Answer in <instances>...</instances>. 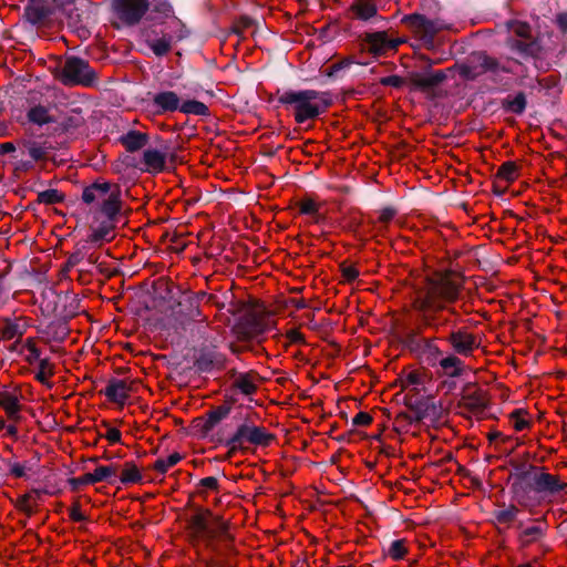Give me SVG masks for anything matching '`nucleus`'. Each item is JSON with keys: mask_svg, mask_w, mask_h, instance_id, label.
Masks as SVG:
<instances>
[{"mask_svg": "<svg viewBox=\"0 0 567 567\" xmlns=\"http://www.w3.org/2000/svg\"><path fill=\"white\" fill-rule=\"evenodd\" d=\"M461 287V276L452 271L436 272L427 278L414 302L426 327L439 329L447 323V319H442L439 312L458 298Z\"/></svg>", "mask_w": 567, "mask_h": 567, "instance_id": "1", "label": "nucleus"}, {"mask_svg": "<svg viewBox=\"0 0 567 567\" xmlns=\"http://www.w3.org/2000/svg\"><path fill=\"white\" fill-rule=\"evenodd\" d=\"M0 332L3 340H12L20 338L23 334V329L20 323L7 320L1 326Z\"/></svg>", "mask_w": 567, "mask_h": 567, "instance_id": "34", "label": "nucleus"}, {"mask_svg": "<svg viewBox=\"0 0 567 567\" xmlns=\"http://www.w3.org/2000/svg\"><path fill=\"white\" fill-rule=\"evenodd\" d=\"M518 513L519 509L515 505L502 506L494 512V518L499 524H511Z\"/></svg>", "mask_w": 567, "mask_h": 567, "instance_id": "31", "label": "nucleus"}, {"mask_svg": "<svg viewBox=\"0 0 567 567\" xmlns=\"http://www.w3.org/2000/svg\"><path fill=\"white\" fill-rule=\"evenodd\" d=\"M372 422V416L367 412H359L352 420L353 425L368 426Z\"/></svg>", "mask_w": 567, "mask_h": 567, "instance_id": "49", "label": "nucleus"}, {"mask_svg": "<svg viewBox=\"0 0 567 567\" xmlns=\"http://www.w3.org/2000/svg\"><path fill=\"white\" fill-rule=\"evenodd\" d=\"M445 79L442 71L415 72L409 76V83L413 89L426 91L431 90Z\"/></svg>", "mask_w": 567, "mask_h": 567, "instance_id": "15", "label": "nucleus"}, {"mask_svg": "<svg viewBox=\"0 0 567 567\" xmlns=\"http://www.w3.org/2000/svg\"><path fill=\"white\" fill-rule=\"evenodd\" d=\"M181 102L179 96L173 91L157 92L152 100L153 106L156 107V113L158 114L179 111Z\"/></svg>", "mask_w": 567, "mask_h": 567, "instance_id": "18", "label": "nucleus"}, {"mask_svg": "<svg viewBox=\"0 0 567 567\" xmlns=\"http://www.w3.org/2000/svg\"><path fill=\"white\" fill-rule=\"evenodd\" d=\"M0 409H2L9 421L20 422L22 404L20 396L10 391H0Z\"/></svg>", "mask_w": 567, "mask_h": 567, "instance_id": "17", "label": "nucleus"}, {"mask_svg": "<svg viewBox=\"0 0 567 567\" xmlns=\"http://www.w3.org/2000/svg\"><path fill=\"white\" fill-rule=\"evenodd\" d=\"M147 135L138 131H130L121 137L122 144L128 152H136L147 143Z\"/></svg>", "mask_w": 567, "mask_h": 567, "instance_id": "26", "label": "nucleus"}, {"mask_svg": "<svg viewBox=\"0 0 567 567\" xmlns=\"http://www.w3.org/2000/svg\"><path fill=\"white\" fill-rule=\"evenodd\" d=\"M268 327L269 324L264 317L252 313L244 318L238 326V333L245 339H252L262 334Z\"/></svg>", "mask_w": 567, "mask_h": 567, "instance_id": "14", "label": "nucleus"}, {"mask_svg": "<svg viewBox=\"0 0 567 567\" xmlns=\"http://www.w3.org/2000/svg\"><path fill=\"white\" fill-rule=\"evenodd\" d=\"M70 518L74 522H83L85 520V515L81 511V506L79 503H74L70 508Z\"/></svg>", "mask_w": 567, "mask_h": 567, "instance_id": "51", "label": "nucleus"}, {"mask_svg": "<svg viewBox=\"0 0 567 567\" xmlns=\"http://www.w3.org/2000/svg\"><path fill=\"white\" fill-rule=\"evenodd\" d=\"M403 22L425 44H431L435 35L445 28L440 20H431L421 14L406 16Z\"/></svg>", "mask_w": 567, "mask_h": 567, "instance_id": "8", "label": "nucleus"}, {"mask_svg": "<svg viewBox=\"0 0 567 567\" xmlns=\"http://www.w3.org/2000/svg\"><path fill=\"white\" fill-rule=\"evenodd\" d=\"M229 413V408L226 405L217 406L206 414L205 429L213 430L221 420Z\"/></svg>", "mask_w": 567, "mask_h": 567, "instance_id": "30", "label": "nucleus"}, {"mask_svg": "<svg viewBox=\"0 0 567 567\" xmlns=\"http://www.w3.org/2000/svg\"><path fill=\"white\" fill-rule=\"evenodd\" d=\"M350 10L360 20H369L377 14L375 4L368 0H355Z\"/></svg>", "mask_w": 567, "mask_h": 567, "instance_id": "27", "label": "nucleus"}, {"mask_svg": "<svg viewBox=\"0 0 567 567\" xmlns=\"http://www.w3.org/2000/svg\"><path fill=\"white\" fill-rule=\"evenodd\" d=\"M179 112L193 115H207L208 107L203 102L196 100H187L181 102Z\"/></svg>", "mask_w": 567, "mask_h": 567, "instance_id": "32", "label": "nucleus"}, {"mask_svg": "<svg viewBox=\"0 0 567 567\" xmlns=\"http://www.w3.org/2000/svg\"><path fill=\"white\" fill-rule=\"evenodd\" d=\"M64 199L63 194L56 189H47L38 195V200L42 204H56Z\"/></svg>", "mask_w": 567, "mask_h": 567, "instance_id": "42", "label": "nucleus"}, {"mask_svg": "<svg viewBox=\"0 0 567 567\" xmlns=\"http://www.w3.org/2000/svg\"><path fill=\"white\" fill-rule=\"evenodd\" d=\"M440 368L446 377L457 378L463 374L464 363L458 357L450 354L440 360Z\"/></svg>", "mask_w": 567, "mask_h": 567, "instance_id": "24", "label": "nucleus"}, {"mask_svg": "<svg viewBox=\"0 0 567 567\" xmlns=\"http://www.w3.org/2000/svg\"><path fill=\"white\" fill-rule=\"evenodd\" d=\"M62 75L65 84L91 85L95 81V73L87 62L75 56L65 60Z\"/></svg>", "mask_w": 567, "mask_h": 567, "instance_id": "7", "label": "nucleus"}, {"mask_svg": "<svg viewBox=\"0 0 567 567\" xmlns=\"http://www.w3.org/2000/svg\"><path fill=\"white\" fill-rule=\"evenodd\" d=\"M406 553L408 548L403 539L392 542L388 549V555L394 560L402 559Z\"/></svg>", "mask_w": 567, "mask_h": 567, "instance_id": "41", "label": "nucleus"}, {"mask_svg": "<svg viewBox=\"0 0 567 567\" xmlns=\"http://www.w3.org/2000/svg\"><path fill=\"white\" fill-rule=\"evenodd\" d=\"M104 436L111 444H115L121 442L122 434L116 427H107Z\"/></svg>", "mask_w": 567, "mask_h": 567, "instance_id": "52", "label": "nucleus"}, {"mask_svg": "<svg viewBox=\"0 0 567 567\" xmlns=\"http://www.w3.org/2000/svg\"><path fill=\"white\" fill-rule=\"evenodd\" d=\"M557 23L563 30H567V13H560L557 16Z\"/></svg>", "mask_w": 567, "mask_h": 567, "instance_id": "60", "label": "nucleus"}, {"mask_svg": "<svg viewBox=\"0 0 567 567\" xmlns=\"http://www.w3.org/2000/svg\"><path fill=\"white\" fill-rule=\"evenodd\" d=\"M299 124L324 113L331 104L328 93L315 90L287 91L279 97Z\"/></svg>", "mask_w": 567, "mask_h": 567, "instance_id": "2", "label": "nucleus"}, {"mask_svg": "<svg viewBox=\"0 0 567 567\" xmlns=\"http://www.w3.org/2000/svg\"><path fill=\"white\" fill-rule=\"evenodd\" d=\"M27 14L29 20L32 21L33 23L41 21V19L43 18V16L35 9H28Z\"/></svg>", "mask_w": 567, "mask_h": 567, "instance_id": "58", "label": "nucleus"}, {"mask_svg": "<svg viewBox=\"0 0 567 567\" xmlns=\"http://www.w3.org/2000/svg\"><path fill=\"white\" fill-rule=\"evenodd\" d=\"M497 177L506 183H512L518 177V167L514 162L503 163L498 171Z\"/></svg>", "mask_w": 567, "mask_h": 567, "instance_id": "33", "label": "nucleus"}, {"mask_svg": "<svg viewBox=\"0 0 567 567\" xmlns=\"http://www.w3.org/2000/svg\"><path fill=\"white\" fill-rule=\"evenodd\" d=\"M120 212H90V236L87 240L93 244L111 241L114 238L117 216Z\"/></svg>", "mask_w": 567, "mask_h": 567, "instance_id": "5", "label": "nucleus"}, {"mask_svg": "<svg viewBox=\"0 0 567 567\" xmlns=\"http://www.w3.org/2000/svg\"><path fill=\"white\" fill-rule=\"evenodd\" d=\"M234 386L245 395H250L258 388V379L254 373H239L234 379Z\"/></svg>", "mask_w": 567, "mask_h": 567, "instance_id": "25", "label": "nucleus"}, {"mask_svg": "<svg viewBox=\"0 0 567 567\" xmlns=\"http://www.w3.org/2000/svg\"><path fill=\"white\" fill-rule=\"evenodd\" d=\"M547 532V524L538 522L537 524L526 526L518 535V542L522 547H528L533 544L542 543Z\"/></svg>", "mask_w": 567, "mask_h": 567, "instance_id": "20", "label": "nucleus"}, {"mask_svg": "<svg viewBox=\"0 0 567 567\" xmlns=\"http://www.w3.org/2000/svg\"><path fill=\"white\" fill-rule=\"evenodd\" d=\"M82 199L90 212H121V188L117 184L95 182L84 188Z\"/></svg>", "mask_w": 567, "mask_h": 567, "instance_id": "4", "label": "nucleus"}, {"mask_svg": "<svg viewBox=\"0 0 567 567\" xmlns=\"http://www.w3.org/2000/svg\"><path fill=\"white\" fill-rule=\"evenodd\" d=\"M487 395L484 390L474 389L467 391L461 400V404L464 409L468 410L473 414H481L487 406Z\"/></svg>", "mask_w": 567, "mask_h": 567, "instance_id": "19", "label": "nucleus"}, {"mask_svg": "<svg viewBox=\"0 0 567 567\" xmlns=\"http://www.w3.org/2000/svg\"><path fill=\"white\" fill-rule=\"evenodd\" d=\"M228 524L226 520L221 519L219 516H214L212 514V540L216 537L223 536L227 533Z\"/></svg>", "mask_w": 567, "mask_h": 567, "instance_id": "44", "label": "nucleus"}, {"mask_svg": "<svg viewBox=\"0 0 567 567\" xmlns=\"http://www.w3.org/2000/svg\"><path fill=\"white\" fill-rule=\"evenodd\" d=\"M496 62L485 53H475L470 60L458 66L460 75L465 80H475L487 71H493Z\"/></svg>", "mask_w": 567, "mask_h": 567, "instance_id": "10", "label": "nucleus"}, {"mask_svg": "<svg viewBox=\"0 0 567 567\" xmlns=\"http://www.w3.org/2000/svg\"><path fill=\"white\" fill-rule=\"evenodd\" d=\"M40 497L41 492L39 489H32L17 498L16 507L25 515L32 516L39 507Z\"/></svg>", "mask_w": 567, "mask_h": 567, "instance_id": "22", "label": "nucleus"}, {"mask_svg": "<svg viewBox=\"0 0 567 567\" xmlns=\"http://www.w3.org/2000/svg\"><path fill=\"white\" fill-rule=\"evenodd\" d=\"M527 415V412L522 409H517L509 414L513 427L516 431H524L530 426V420Z\"/></svg>", "mask_w": 567, "mask_h": 567, "instance_id": "36", "label": "nucleus"}, {"mask_svg": "<svg viewBox=\"0 0 567 567\" xmlns=\"http://www.w3.org/2000/svg\"><path fill=\"white\" fill-rule=\"evenodd\" d=\"M362 41L364 49L374 55H381L389 50H394L401 43L400 40L389 39L385 32L365 33Z\"/></svg>", "mask_w": 567, "mask_h": 567, "instance_id": "13", "label": "nucleus"}, {"mask_svg": "<svg viewBox=\"0 0 567 567\" xmlns=\"http://www.w3.org/2000/svg\"><path fill=\"white\" fill-rule=\"evenodd\" d=\"M28 153L30 157L34 161H41L47 157V151L43 146L38 144H32L28 148Z\"/></svg>", "mask_w": 567, "mask_h": 567, "instance_id": "47", "label": "nucleus"}, {"mask_svg": "<svg viewBox=\"0 0 567 567\" xmlns=\"http://www.w3.org/2000/svg\"><path fill=\"white\" fill-rule=\"evenodd\" d=\"M1 151L3 153L12 152V151H14V146L12 143H4L1 145Z\"/></svg>", "mask_w": 567, "mask_h": 567, "instance_id": "64", "label": "nucleus"}, {"mask_svg": "<svg viewBox=\"0 0 567 567\" xmlns=\"http://www.w3.org/2000/svg\"><path fill=\"white\" fill-rule=\"evenodd\" d=\"M340 270H341V274H342V278L346 281H349V282L353 281L359 276V270L353 265H349V264L343 262V264L340 265Z\"/></svg>", "mask_w": 567, "mask_h": 567, "instance_id": "45", "label": "nucleus"}, {"mask_svg": "<svg viewBox=\"0 0 567 567\" xmlns=\"http://www.w3.org/2000/svg\"><path fill=\"white\" fill-rule=\"evenodd\" d=\"M425 344H426V349H427V351L430 352L431 355L436 358V357H440L442 354L441 350L435 344L434 340H426Z\"/></svg>", "mask_w": 567, "mask_h": 567, "instance_id": "56", "label": "nucleus"}, {"mask_svg": "<svg viewBox=\"0 0 567 567\" xmlns=\"http://www.w3.org/2000/svg\"><path fill=\"white\" fill-rule=\"evenodd\" d=\"M199 493H204L206 491H217L218 488V480L214 476H208L205 478H202L199 481Z\"/></svg>", "mask_w": 567, "mask_h": 567, "instance_id": "46", "label": "nucleus"}, {"mask_svg": "<svg viewBox=\"0 0 567 567\" xmlns=\"http://www.w3.org/2000/svg\"><path fill=\"white\" fill-rule=\"evenodd\" d=\"M171 45L172 39L167 37H163L150 42L152 51L158 56L166 54L171 50Z\"/></svg>", "mask_w": 567, "mask_h": 567, "instance_id": "39", "label": "nucleus"}, {"mask_svg": "<svg viewBox=\"0 0 567 567\" xmlns=\"http://www.w3.org/2000/svg\"><path fill=\"white\" fill-rule=\"evenodd\" d=\"M9 475L14 478H27L29 473L33 472L34 464L31 461L18 462L14 460L6 461Z\"/></svg>", "mask_w": 567, "mask_h": 567, "instance_id": "28", "label": "nucleus"}, {"mask_svg": "<svg viewBox=\"0 0 567 567\" xmlns=\"http://www.w3.org/2000/svg\"><path fill=\"white\" fill-rule=\"evenodd\" d=\"M38 368L35 379L43 384H48L50 378L54 374V364L49 359L44 358L40 360Z\"/></svg>", "mask_w": 567, "mask_h": 567, "instance_id": "35", "label": "nucleus"}, {"mask_svg": "<svg viewBox=\"0 0 567 567\" xmlns=\"http://www.w3.org/2000/svg\"><path fill=\"white\" fill-rule=\"evenodd\" d=\"M115 474L116 470L113 466H99L92 473H86L82 476L71 478L70 485L73 489H78L82 485H90L106 481Z\"/></svg>", "mask_w": 567, "mask_h": 567, "instance_id": "16", "label": "nucleus"}, {"mask_svg": "<svg viewBox=\"0 0 567 567\" xmlns=\"http://www.w3.org/2000/svg\"><path fill=\"white\" fill-rule=\"evenodd\" d=\"M29 120L39 125L50 122V115L45 107L34 106L29 111Z\"/></svg>", "mask_w": 567, "mask_h": 567, "instance_id": "38", "label": "nucleus"}, {"mask_svg": "<svg viewBox=\"0 0 567 567\" xmlns=\"http://www.w3.org/2000/svg\"><path fill=\"white\" fill-rule=\"evenodd\" d=\"M17 423L18 422H12L10 421V423H7V427H4L3 430L6 431V434L10 437H12L13 440H17L18 439V427H17Z\"/></svg>", "mask_w": 567, "mask_h": 567, "instance_id": "54", "label": "nucleus"}, {"mask_svg": "<svg viewBox=\"0 0 567 567\" xmlns=\"http://www.w3.org/2000/svg\"><path fill=\"white\" fill-rule=\"evenodd\" d=\"M188 529L192 537L208 545L212 542V512L199 511L194 514L188 523Z\"/></svg>", "mask_w": 567, "mask_h": 567, "instance_id": "11", "label": "nucleus"}, {"mask_svg": "<svg viewBox=\"0 0 567 567\" xmlns=\"http://www.w3.org/2000/svg\"><path fill=\"white\" fill-rule=\"evenodd\" d=\"M511 109L516 113H522L525 109V97L523 95L516 96L511 103Z\"/></svg>", "mask_w": 567, "mask_h": 567, "instance_id": "53", "label": "nucleus"}, {"mask_svg": "<svg viewBox=\"0 0 567 567\" xmlns=\"http://www.w3.org/2000/svg\"><path fill=\"white\" fill-rule=\"evenodd\" d=\"M287 339L291 342V343H299V342H302L303 341V336L301 334V332H299L298 330H290L288 333H287Z\"/></svg>", "mask_w": 567, "mask_h": 567, "instance_id": "55", "label": "nucleus"}, {"mask_svg": "<svg viewBox=\"0 0 567 567\" xmlns=\"http://www.w3.org/2000/svg\"><path fill=\"white\" fill-rule=\"evenodd\" d=\"M120 480L123 484H135L142 481V474L133 462H126Z\"/></svg>", "mask_w": 567, "mask_h": 567, "instance_id": "29", "label": "nucleus"}, {"mask_svg": "<svg viewBox=\"0 0 567 567\" xmlns=\"http://www.w3.org/2000/svg\"><path fill=\"white\" fill-rule=\"evenodd\" d=\"M272 441V435L265 427L252 424H241L236 433L227 441L226 445L229 452H235L243 446L244 443L267 446Z\"/></svg>", "mask_w": 567, "mask_h": 567, "instance_id": "6", "label": "nucleus"}, {"mask_svg": "<svg viewBox=\"0 0 567 567\" xmlns=\"http://www.w3.org/2000/svg\"><path fill=\"white\" fill-rule=\"evenodd\" d=\"M24 349L28 352L25 355V360L30 364H33L35 362L39 364L40 360H43L40 355V350L38 349L37 343L33 339L29 338L25 340Z\"/></svg>", "mask_w": 567, "mask_h": 567, "instance_id": "40", "label": "nucleus"}, {"mask_svg": "<svg viewBox=\"0 0 567 567\" xmlns=\"http://www.w3.org/2000/svg\"><path fill=\"white\" fill-rule=\"evenodd\" d=\"M299 210L301 214L312 215L318 212V205L312 199H303L299 204Z\"/></svg>", "mask_w": 567, "mask_h": 567, "instance_id": "48", "label": "nucleus"}, {"mask_svg": "<svg viewBox=\"0 0 567 567\" xmlns=\"http://www.w3.org/2000/svg\"><path fill=\"white\" fill-rule=\"evenodd\" d=\"M406 382L409 384H419L420 382V374L416 372H411L406 377Z\"/></svg>", "mask_w": 567, "mask_h": 567, "instance_id": "61", "label": "nucleus"}, {"mask_svg": "<svg viewBox=\"0 0 567 567\" xmlns=\"http://www.w3.org/2000/svg\"><path fill=\"white\" fill-rule=\"evenodd\" d=\"M567 487V483L560 481L559 476L546 472L534 475L533 484L529 485L525 480H519L512 485L514 499L523 507L532 511L539 505L540 499L532 495L534 491L542 497L555 495Z\"/></svg>", "mask_w": 567, "mask_h": 567, "instance_id": "3", "label": "nucleus"}, {"mask_svg": "<svg viewBox=\"0 0 567 567\" xmlns=\"http://www.w3.org/2000/svg\"><path fill=\"white\" fill-rule=\"evenodd\" d=\"M157 11L162 12L165 17H169L173 14V9L171 4L166 2L159 3L157 7Z\"/></svg>", "mask_w": 567, "mask_h": 567, "instance_id": "59", "label": "nucleus"}, {"mask_svg": "<svg viewBox=\"0 0 567 567\" xmlns=\"http://www.w3.org/2000/svg\"><path fill=\"white\" fill-rule=\"evenodd\" d=\"M114 9L118 19L128 25L141 21L148 9L147 0H114Z\"/></svg>", "mask_w": 567, "mask_h": 567, "instance_id": "9", "label": "nucleus"}, {"mask_svg": "<svg viewBox=\"0 0 567 567\" xmlns=\"http://www.w3.org/2000/svg\"><path fill=\"white\" fill-rule=\"evenodd\" d=\"M447 342L457 354L463 357L471 355L472 352L476 350L481 343L477 336L468 332L466 329L452 331L447 337Z\"/></svg>", "mask_w": 567, "mask_h": 567, "instance_id": "12", "label": "nucleus"}, {"mask_svg": "<svg viewBox=\"0 0 567 567\" xmlns=\"http://www.w3.org/2000/svg\"><path fill=\"white\" fill-rule=\"evenodd\" d=\"M56 7L65 9L66 6L72 4L73 0H52Z\"/></svg>", "mask_w": 567, "mask_h": 567, "instance_id": "62", "label": "nucleus"}, {"mask_svg": "<svg viewBox=\"0 0 567 567\" xmlns=\"http://www.w3.org/2000/svg\"><path fill=\"white\" fill-rule=\"evenodd\" d=\"M394 214H395V212L393 209L384 208L381 212L379 219H380L381 223L386 224V223H389L393 218Z\"/></svg>", "mask_w": 567, "mask_h": 567, "instance_id": "57", "label": "nucleus"}, {"mask_svg": "<svg viewBox=\"0 0 567 567\" xmlns=\"http://www.w3.org/2000/svg\"><path fill=\"white\" fill-rule=\"evenodd\" d=\"M382 85L401 87L404 84V80L398 75H390L380 80Z\"/></svg>", "mask_w": 567, "mask_h": 567, "instance_id": "50", "label": "nucleus"}, {"mask_svg": "<svg viewBox=\"0 0 567 567\" xmlns=\"http://www.w3.org/2000/svg\"><path fill=\"white\" fill-rule=\"evenodd\" d=\"M228 524L226 520L221 519L219 516H214L212 514V540L216 537L223 536L227 533Z\"/></svg>", "mask_w": 567, "mask_h": 567, "instance_id": "43", "label": "nucleus"}, {"mask_svg": "<svg viewBox=\"0 0 567 567\" xmlns=\"http://www.w3.org/2000/svg\"><path fill=\"white\" fill-rule=\"evenodd\" d=\"M182 460V455L177 452L169 454L167 457H162L156 460L154 464V470L158 473L164 474L171 467L175 466Z\"/></svg>", "mask_w": 567, "mask_h": 567, "instance_id": "37", "label": "nucleus"}, {"mask_svg": "<svg viewBox=\"0 0 567 567\" xmlns=\"http://www.w3.org/2000/svg\"><path fill=\"white\" fill-rule=\"evenodd\" d=\"M81 260V255L79 252L76 254H73L70 258H69V264L74 266L76 264H79Z\"/></svg>", "mask_w": 567, "mask_h": 567, "instance_id": "63", "label": "nucleus"}, {"mask_svg": "<svg viewBox=\"0 0 567 567\" xmlns=\"http://www.w3.org/2000/svg\"><path fill=\"white\" fill-rule=\"evenodd\" d=\"M105 395L111 401L123 404L130 395V385L123 380L113 381L106 386Z\"/></svg>", "mask_w": 567, "mask_h": 567, "instance_id": "23", "label": "nucleus"}, {"mask_svg": "<svg viewBox=\"0 0 567 567\" xmlns=\"http://www.w3.org/2000/svg\"><path fill=\"white\" fill-rule=\"evenodd\" d=\"M166 164V153L158 150L148 148L143 153L144 171L151 174H157L164 171Z\"/></svg>", "mask_w": 567, "mask_h": 567, "instance_id": "21", "label": "nucleus"}]
</instances>
